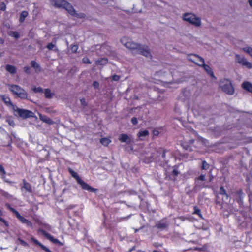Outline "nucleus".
I'll return each instance as SVG.
<instances>
[{"instance_id": "f257e3e1", "label": "nucleus", "mask_w": 252, "mask_h": 252, "mask_svg": "<svg viewBox=\"0 0 252 252\" xmlns=\"http://www.w3.org/2000/svg\"><path fill=\"white\" fill-rule=\"evenodd\" d=\"M121 42L126 47L131 50L133 54H139L151 58V55L147 46L138 45L125 37L121 39Z\"/></svg>"}, {"instance_id": "f03ea898", "label": "nucleus", "mask_w": 252, "mask_h": 252, "mask_svg": "<svg viewBox=\"0 0 252 252\" xmlns=\"http://www.w3.org/2000/svg\"><path fill=\"white\" fill-rule=\"evenodd\" d=\"M51 3L57 7L64 8L71 15L81 18L84 17L83 14L79 15L76 13L72 5L64 0H52Z\"/></svg>"}, {"instance_id": "7ed1b4c3", "label": "nucleus", "mask_w": 252, "mask_h": 252, "mask_svg": "<svg viewBox=\"0 0 252 252\" xmlns=\"http://www.w3.org/2000/svg\"><path fill=\"white\" fill-rule=\"evenodd\" d=\"M182 19L196 27H199L202 25L201 18L193 13H185L182 15Z\"/></svg>"}, {"instance_id": "20e7f679", "label": "nucleus", "mask_w": 252, "mask_h": 252, "mask_svg": "<svg viewBox=\"0 0 252 252\" xmlns=\"http://www.w3.org/2000/svg\"><path fill=\"white\" fill-rule=\"evenodd\" d=\"M69 171L71 176L77 180V183L81 186L83 189L91 192H94L97 190L96 189L92 188L89 185L84 182L76 172L71 169H69Z\"/></svg>"}, {"instance_id": "39448f33", "label": "nucleus", "mask_w": 252, "mask_h": 252, "mask_svg": "<svg viewBox=\"0 0 252 252\" xmlns=\"http://www.w3.org/2000/svg\"><path fill=\"white\" fill-rule=\"evenodd\" d=\"M9 90L19 97L25 99L27 97V94L21 87L17 85H9Z\"/></svg>"}, {"instance_id": "423d86ee", "label": "nucleus", "mask_w": 252, "mask_h": 252, "mask_svg": "<svg viewBox=\"0 0 252 252\" xmlns=\"http://www.w3.org/2000/svg\"><path fill=\"white\" fill-rule=\"evenodd\" d=\"M220 87L226 94H232L234 92V89L231 81L228 79H222L220 82Z\"/></svg>"}, {"instance_id": "0eeeda50", "label": "nucleus", "mask_w": 252, "mask_h": 252, "mask_svg": "<svg viewBox=\"0 0 252 252\" xmlns=\"http://www.w3.org/2000/svg\"><path fill=\"white\" fill-rule=\"evenodd\" d=\"M14 114L16 116H19L24 118H29L33 116V113L31 111L20 109L16 106H13Z\"/></svg>"}, {"instance_id": "6e6552de", "label": "nucleus", "mask_w": 252, "mask_h": 252, "mask_svg": "<svg viewBox=\"0 0 252 252\" xmlns=\"http://www.w3.org/2000/svg\"><path fill=\"white\" fill-rule=\"evenodd\" d=\"M188 59L199 66H202L204 64V59L198 55L195 54L189 55L188 56Z\"/></svg>"}, {"instance_id": "1a4fd4ad", "label": "nucleus", "mask_w": 252, "mask_h": 252, "mask_svg": "<svg viewBox=\"0 0 252 252\" xmlns=\"http://www.w3.org/2000/svg\"><path fill=\"white\" fill-rule=\"evenodd\" d=\"M119 140L122 142H125L126 144H130L131 139L130 136L126 134H122L119 136Z\"/></svg>"}, {"instance_id": "9d476101", "label": "nucleus", "mask_w": 252, "mask_h": 252, "mask_svg": "<svg viewBox=\"0 0 252 252\" xmlns=\"http://www.w3.org/2000/svg\"><path fill=\"white\" fill-rule=\"evenodd\" d=\"M243 88L248 91L252 93V84L249 82H244L242 84Z\"/></svg>"}, {"instance_id": "9b49d317", "label": "nucleus", "mask_w": 252, "mask_h": 252, "mask_svg": "<svg viewBox=\"0 0 252 252\" xmlns=\"http://www.w3.org/2000/svg\"><path fill=\"white\" fill-rule=\"evenodd\" d=\"M245 59H246V58L243 55L238 54L235 55V61L240 64H241L243 61H245Z\"/></svg>"}, {"instance_id": "f8f14e48", "label": "nucleus", "mask_w": 252, "mask_h": 252, "mask_svg": "<svg viewBox=\"0 0 252 252\" xmlns=\"http://www.w3.org/2000/svg\"><path fill=\"white\" fill-rule=\"evenodd\" d=\"M19 220H21V221L23 223H26L28 225L30 226L31 225L32 223L31 222L29 221L28 220L22 217L20 215V214L19 213H17V216H16Z\"/></svg>"}, {"instance_id": "ddd939ff", "label": "nucleus", "mask_w": 252, "mask_h": 252, "mask_svg": "<svg viewBox=\"0 0 252 252\" xmlns=\"http://www.w3.org/2000/svg\"><path fill=\"white\" fill-rule=\"evenodd\" d=\"M100 143L104 146H108L111 142L109 138L104 137L100 139Z\"/></svg>"}, {"instance_id": "4468645a", "label": "nucleus", "mask_w": 252, "mask_h": 252, "mask_svg": "<svg viewBox=\"0 0 252 252\" xmlns=\"http://www.w3.org/2000/svg\"><path fill=\"white\" fill-rule=\"evenodd\" d=\"M202 66H203L204 69L206 70V71L212 77H214V75L213 74V72L212 70V69L211 67L205 64L204 63V64L202 65Z\"/></svg>"}, {"instance_id": "2eb2a0df", "label": "nucleus", "mask_w": 252, "mask_h": 252, "mask_svg": "<svg viewBox=\"0 0 252 252\" xmlns=\"http://www.w3.org/2000/svg\"><path fill=\"white\" fill-rule=\"evenodd\" d=\"M6 70L11 74H15L16 72V69L15 66L11 65H7L6 66Z\"/></svg>"}, {"instance_id": "dca6fc26", "label": "nucleus", "mask_w": 252, "mask_h": 252, "mask_svg": "<svg viewBox=\"0 0 252 252\" xmlns=\"http://www.w3.org/2000/svg\"><path fill=\"white\" fill-rule=\"evenodd\" d=\"M149 134V131L147 130H141L137 134V136L141 139H142L143 137L147 136Z\"/></svg>"}, {"instance_id": "f3484780", "label": "nucleus", "mask_w": 252, "mask_h": 252, "mask_svg": "<svg viewBox=\"0 0 252 252\" xmlns=\"http://www.w3.org/2000/svg\"><path fill=\"white\" fill-rule=\"evenodd\" d=\"M240 65L244 66L248 69L252 68V63L251 62H249L247 60V59H245V61H243V63Z\"/></svg>"}, {"instance_id": "a211bd4d", "label": "nucleus", "mask_w": 252, "mask_h": 252, "mask_svg": "<svg viewBox=\"0 0 252 252\" xmlns=\"http://www.w3.org/2000/svg\"><path fill=\"white\" fill-rule=\"evenodd\" d=\"M23 188H24L27 191L31 192L32 191L31 186L30 184L25 181V180L23 181Z\"/></svg>"}, {"instance_id": "6ab92c4d", "label": "nucleus", "mask_w": 252, "mask_h": 252, "mask_svg": "<svg viewBox=\"0 0 252 252\" xmlns=\"http://www.w3.org/2000/svg\"><path fill=\"white\" fill-rule=\"evenodd\" d=\"M39 117L40 120L44 122H46L48 124H52L53 123L52 120L46 116L40 115Z\"/></svg>"}, {"instance_id": "aec40b11", "label": "nucleus", "mask_w": 252, "mask_h": 252, "mask_svg": "<svg viewBox=\"0 0 252 252\" xmlns=\"http://www.w3.org/2000/svg\"><path fill=\"white\" fill-rule=\"evenodd\" d=\"M244 52L248 54L251 57H252V47L247 46L242 48Z\"/></svg>"}, {"instance_id": "412c9836", "label": "nucleus", "mask_w": 252, "mask_h": 252, "mask_svg": "<svg viewBox=\"0 0 252 252\" xmlns=\"http://www.w3.org/2000/svg\"><path fill=\"white\" fill-rule=\"evenodd\" d=\"M45 236L51 241L54 243L57 244L59 243V241L58 239L54 238L52 236H51L50 234L48 233H45Z\"/></svg>"}, {"instance_id": "4be33fe9", "label": "nucleus", "mask_w": 252, "mask_h": 252, "mask_svg": "<svg viewBox=\"0 0 252 252\" xmlns=\"http://www.w3.org/2000/svg\"><path fill=\"white\" fill-rule=\"evenodd\" d=\"M28 12L26 11H23L21 13V15H20V18H19V21L20 22H23L25 18L28 16Z\"/></svg>"}, {"instance_id": "5701e85b", "label": "nucleus", "mask_w": 252, "mask_h": 252, "mask_svg": "<svg viewBox=\"0 0 252 252\" xmlns=\"http://www.w3.org/2000/svg\"><path fill=\"white\" fill-rule=\"evenodd\" d=\"M44 94L46 97L48 98H51L53 95L52 93L51 92V90L48 89L45 90Z\"/></svg>"}, {"instance_id": "b1692460", "label": "nucleus", "mask_w": 252, "mask_h": 252, "mask_svg": "<svg viewBox=\"0 0 252 252\" xmlns=\"http://www.w3.org/2000/svg\"><path fill=\"white\" fill-rule=\"evenodd\" d=\"M96 64L98 65H104L107 63V60L105 58L101 59L99 60H97L96 62Z\"/></svg>"}, {"instance_id": "393cba45", "label": "nucleus", "mask_w": 252, "mask_h": 252, "mask_svg": "<svg viewBox=\"0 0 252 252\" xmlns=\"http://www.w3.org/2000/svg\"><path fill=\"white\" fill-rule=\"evenodd\" d=\"M2 100L7 105H11V100L9 97L5 96V95H2Z\"/></svg>"}, {"instance_id": "a878e982", "label": "nucleus", "mask_w": 252, "mask_h": 252, "mask_svg": "<svg viewBox=\"0 0 252 252\" xmlns=\"http://www.w3.org/2000/svg\"><path fill=\"white\" fill-rule=\"evenodd\" d=\"M220 194L225 196L226 199L228 198V195L227 194L223 187H221L220 188Z\"/></svg>"}, {"instance_id": "bb28decb", "label": "nucleus", "mask_w": 252, "mask_h": 252, "mask_svg": "<svg viewBox=\"0 0 252 252\" xmlns=\"http://www.w3.org/2000/svg\"><path fill=\"white\" fill-rule=\"evenodd\" d=\"M9 35L16 39H17L19 37V34L18 32L15 31H10L9 32Z\"/></svg>"}, {"instance_id": "cd10ccee", "label": "nucleus", "mask_w": 252, "mask_h": 252, "mask_svg": "<svg viewBox=\"0 0 252 252\" xmlns=\"http://www.w3.org/2000/svg\"><path fill=\"white\" fill-rule=\"evenodd\" d=\"M31 64L32 66L36 69V71H38L40 70L39 65L38 63H36L35 61H32L31 62Z\"/></svg>"}, {"instance_id": "c85d7f7f", "label": "nucleus", "mask_w": 252, "mask_h": 252, "mask_svg": "<svg viewBox=\"0 0 252 252\" xmlns=\"http://www.w3.org/2000/svg\"><path fill=\"white\" fill-rule=\"evenodd\" d=\"M0 172L2 174V177L3 178H5V175H6V172H5L4 168L3 167V166L0 165Z\"/></svg>"}, {"instance_id": "c756f323", "label": "nucleus", "mask_w": 252, "mask_h": 252, "mask_svg": "<svg viewBox=\"0 0 252 252\" xmlns=\"http://www.w3.org/2000/svg\"><path fill=\"white\" fill-rule=\"evenodd\" d=\"M6 122L9 124V125H10L12 126H14V122L12 119H11L10 118H7Z\"/></svg>"}, {"instance_id": "7c9ffc66", "label": "nucleus", "mask_w": 252, "mask_h": 252, "mask_svg": "<svg viewBox=\"0 0 252 252\" xmlns=\"http://www.w3.org/2000/svg\"><path fill=\"white\" fill-rule=\"evenodd\" d=\"M32 240L36 244L38 245L41 247V248L43 250V247H46L44 245H43L42 244H41L38 241L36 240L34 238H32Z\"/></svg>"}, {"instance_id": "2f4dec72", "label": "nucleus", "mask_w": 252, "mask_h": 252, "mask_svg": "<svg viewBox=\"0 0 252 252\" xmlns=\"http://www.w3.org/2000/svg\"><path fill=\"white\" fill-rule=\"evenodd\" d=\"M33 90L35 93H40V92H42V89L40 87H35L33 88Z\"/></svg>"}, {"instance_id": "473e14b6", "label": "nucleus", "mask_w": 252, "mask_h": 252, "mask_svg": "<svg viewBox=\"0 0 252 252\" xmlns=\"http://www.w3.org/2000/svg\"><path fill=\"white\" fill-rule=\"evenodd\" d=\"M167 225L164 223H159L157 224V227L158 228H164L166 227Z\"/></svg>"}, {"instance_id": "72a5a7b5", "label": "nucleus", "mask_w": 252, "mask_h": 252, "mask_svg": "<svg viewBox=\"0 0 252 252\" xmlns=\"http://www.w3.org/2000/svg\"><path fill=\"white\" fill-rule=\"evenodd\" d=\"M209 164L206 162L203 161L202 163V168L205 170H207L209 168Z\"/></svg>"}, {"instance_id": "f704fd0d", "label": "nucleus", "mask_w": 252, "mask_h": 252, "mask_svg": "<svg viewBox=\"0 0 252 252\" xmlns=\"http://www.w3.org/2000/svg\"><path fill=\"white\" fill-rule=\"evenodd\" d=\"M47 47L49 50H53L54 48H55V45L50 43L48 44Z\"/></svg>"}, {"instance_id": "c9c22d12", "label": "nucleus", "mask_w": 252, "mask_h": 252, "mask_svg": "<svg viewBox=\"0 0 252 252\" xmlns=\"http://www.w3.org/2000/svg\"><path fill=\"white\" fill-rule=\"evenodd\" d=\"M6 6L4 3L2 2L0 4V9L4 11L6 9Z\"/></svg>"}, {"instance_id": "e433bc0d", "label": "nucleus", "mask_w": 252, "mask_h": 252, "mask_svg": "<svg viewBox=\"0 0 252 252\" xmlns=\"http://www.w3.org/2000/svg\"><path fill=\"white\" fill-rule=\"evenodd\" d=\"M24 69V71L28 73V74H30V67H29V66H25L23 68Z\"/></svg>"}, {"instance_id": "4c0bfd02", "label": "nucleus", "mask_w": 252, "mask_h": 252, "mask_svg": "<svg viewBox=\"0 0 252 252\" xmlns=\"http://www.w3.org/2000/svg\"><path fill=\"white\" fill-rule=\"evenodd\" d=\"M153 134L155 136L158 135L159 131L158 129H154L153 131Z\"/></svg>"}, {"instance_id": "58836bf2", "label": "nucleus", "mask_w": 252, "mask_h": 252, "mask_svg": "<svg viewBox=\"0 0 252 252\" xmlns=\"http://www.w3.org/2000/svg\"><path fill=\"white\" fill-rule=\"evenodd\" d=\"M77 49H78L77 46H76V45L72 46L71 50H72V52H75L77 51Z\"/></svg>"}, {"instance_id": "ea45409f", "label": "nucleus", "mask_w": 252, "mask_h": 252, "mask_svg": "<svg viewBox=\"0 0 252 252\" xmlns=\"http://www.w3.org/2000/svg\"><path fill=\"white\" fill-rule=\"evenodd\" d=\"M83 63H90V60H89V59L88 58H84L83 59Z\"/></svg>"}, {"instance_id": "a19ab883", "label": "nucleus", "mask_w": 252, "mask_h": 252, "mask_svg": "<svg viewBox=\"0 0 252 252\" xmlns=\"http://www.w3.org/2000/svg\"><path fill=\"white\" fill-rule=\"evenodd\" d=\"M99 83L97 81H94L93 83V86L95 88H97L99 87Z\"/></svg>"}, {"instance_id": "79ce46f5", "label": "nucleus", "mask_w": 252, "mask_h": 252, "mask_svg": "<svg viewBox=\"0 0 252 252\" xmlns=\"http://www.w3.org/2000/svg\"><path fill=\"white\" fill-rule=\"evenodd\" d=\"M131 122L133 125H135L137 123V120L136 118H133L131 119Z\"/></svg>"}, {"instance_id": "37998d69", "label": "nucleus", "mask_w": 252, "mask_h": 252, "mask_svg": "<svg viewBox=\"0 0 252 252\" xmlns=\"http://www.w3.org/2000/svg\"><path fill=\"white\" fill-rule=\"evenodd\" d=\"M0 221L3 222L6 226H8V222L7 221H6L3 218H0Z\"/></svg>"}, {"instance_id": "c03bdc74", "label": "nucleus", "mask_w": 252, "mask_h": 252, "mask_svg": "<svg viewBox=\"0 0 252 252\" xmlns=\"http://www.w3.org/2000/svg\"><path fill=\"white\" fill-rule=\"evenodd\" d=\"M198 180H201V181H204L205 180V176L203 175H201L198 177Z\"/></svg>"}, {"instance_id": "a18cd8bd", "label": "nucleus", "mask_w": 252, "mask_h": 252, "mask_svg": "<svg viewBox=\"0 0 252 252\" xmlns=\"http://www.w3.org/2000/svg\"><path fill=\"white\" fill-rule=\"evenodd\" d=\"M113 79L115 81H118L119 79V76L118 75H114L113 76Z\"/></svg>"}, {"instance_id": "49530a36", "label": "nucleus", "mask_w": 252, "mask_h": 252, "mask_svg": "<svg viewBox=\"0 0 252 252\" xmlns=\"http://www.w3.org/2000/svg\"><path fill=\"white\" fill-rule=\"evenodd\" d=\"M80 101H81V104L82 105H86V102H85V100L84 98H82L80 100Z\"/></svg>"}, {"instance_id": "de8ad7c7", "label": "nucleus", "mask_w": 252, "mask_h": 252, "mask_svg": "<svg viewBox=\"0 0 252 252\" xmlns=\"http://www.w3.org/2000/svg\"><path fill=\"white\" fill-rule=\"evenodd\" d=\"M9 208L13 213H14L15 214L16 216H17V213H19V212H17L16 210H15L14 209H13L12 208L9 207Z\"/></svg>"}, {"instance_id": "09e8293b", "label": "nucleus", "mask_w": 252, "mask_h": 252, "mask_svg": "<svg viewBox=\"0 0 252 252\" xmlns=\"http://www.w3.org/2000/svg\"><path fill=\"white\" fill-rule=\"evenodd\" d=\"M20 241L21 244L23 245L24 246H28V244L26 242H24V241L20 240Z\"/></svg>"}, {"instance_id": "8fccbe9b", "label": "nucleus", "mask_w": 252, "mask_h": 252, "mask_svg": "<svg viewBox=\"0 0 252 252\" xmlns=\"http://www.w3.org/2000/svg\"><path fill=\"white\" fill-rule=\"evenodd\" d=\"M43 250L46 252H52L47 247H43Z\"/></svg>"}, {"instance_id": "3c124183", "label": "nucleus", "mask_w": 252, "mask_h": 252, "mask_svg": "<svg viewBox=\"0 0 252 252\" xmlns=\"http://www.w3.org/2000/svg\"><path fill=\"white\" fill-rule=\"evenodd\" d=\"M199 212H200V210H198V209H196L195 212H194V213L195 214H199Z\"/></svg>"}, {"instance_id": "603ef678", "label": "nucleus", "mask_w": 252, "mask_h": 252, "mask_svg": "<svg viewBox=\"0 0 252 252\" xmlns=\"http://www.w3.org/2000/svg\"><path fill=\"white\" fill-rule=\"evenodd\" d=\"M173 172L175 175H177L178 174V172L177 171H176L175 170H174Z\"/></svg>"}, {"instance_id": "864d4df0", "label": "nucleus", "mask_w": 252, "mask_h": 252, "mask_svg": "<svg viewBox=\"0 0 252 252\" xmlns=\"http://www.w3.org/2000/svg\"><path fill=\"white\" fill-rule=\"evenodd\" d=\"M249 4L251 5V6L252 7V0H249Z\"/></svg>"}, {"instance_id": "5fc2aeb1", "label": "nucleus", "mask_w": 252, "mask_h": 252, "mask_svg": "<svg viewBox=\"0 0 252 252\" xmlns=\"http://www.w3.org/2000/svg\"><path fill=\"white\" fill-rule=\"evenodd\" d=\"M2 216V212L0 210V218H1Z\"/></svg>"}, {"instance_id": "6e6d98bb", "label": "nucleus", "mask_w": 252, "mask_h": 252, "mask_svg": "<svg viewBox=\"0 0 252 252\" xmlns=\"http://www.w3.org/2000/svg\"><path fill=\"white\" fill-rule=\"evenodd\" d=\"M165 157V153L163 152V154H162V157L164 158Z\"/></svg>"}, {"instance_id": "4d7b16f0", "label": "nucleus", "mask_w": 252, "mask_h": 252, "mask_svg": "<svg viewBox=\"0 0 252 252\" xmlns=\"http://www.w3.org/2000/svg\"><path fill=\"white\" fill-rule=\"evenodd\" d=\"M202 141H203V142H204V144H206V142H207V141H206V140L204 139Z\"/></svg>"}, {"instance_id": "13d9d810", "label": "nucleus", "mask_w": 252, "mask_h": 252, "mask_svg": "<svg viewBox=\"0 0 252 252\" xmlns=\"http://www.w3.org/2000/svg\"><path fill=\"white\" fill-rule=\"evenodd\" d=\"M184 148H185L186 149H188V148H186L184 146Z\"/></svg>"}, {"instance_id": "bf43d9fd", "label": "nucleus", "mask_w": 252, "mask_h": 252, "mask_svg": "<svg viewBox=\"0 0 252 252\" xmlns=\"http://www.w3.org/2000/svg\"><path fill=\"white\" fill-rule=\"evenodd\" d=\"M1 129L0 128V130H1Z\"/></svg>"}]
</instances>
